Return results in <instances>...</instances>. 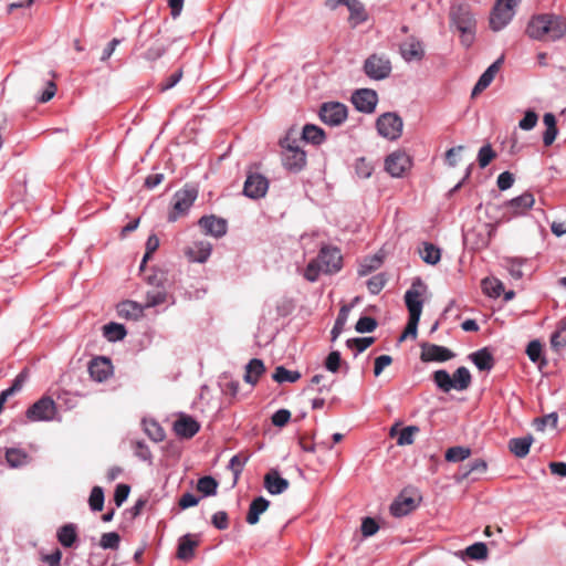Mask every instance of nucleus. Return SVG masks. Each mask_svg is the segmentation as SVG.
Here are the masks:
<instances>
[{
  "label": "nucleus",
  "mask_w": 566,
  "mask_h": 566,
  "mask_svg": "<svg viewBox=\"0 0 566 566\" xmlns=\"http://www.w3.org/2000/svg\"><path fill=\"white\" fill-rule=\"evenodd\" d=\"M376 128L381 137L397 140L402 134L403 122L397 113L388 112L377 118Z\"/></svg>",
  "instance_id": "nucleus-7"
},
{
  "label": "nucleus",
  "mask_w": 566,
  "mask_h": 566,
  "mask_svg": "<svg viewBox=\"0 0 566 566\" xmlns=\"http://www.w3.org/2000/svg\"><path fill=\"white\" fill-rule=\"evenodd\" d=\"M411 166L410 157L405 151H394L385 160V169L392 177H401Z\"/></svg>",
  "instance_id": "nucleus-14"
},
{
  "label": "nucleus",
  "mask_w": 566,
  "mask_h": 566,
  "mask_svg": "<svg viewBox=\"0 0 566 566\" xmlns=\"http://www.w3.org/2000/svg\"><path fill=\"white\" fill-rule=\"evenodd\" d=\"M433 381L443 391L449 392L451 389L459 391L465 390L471 385V374L467 367H459L451 377L444 369L433 373Z\"/></svg>",
  "instance_id": "nucleus-6"
},
{
  "label": "nucleus",
  "mask_w": 566,
  "mask_h": 566,
  "mask_svg": "<svg viewBox=\"0 0 566 566\" xmlns=\"http://www.w3.org/2000/svg\"><path fill=\"white\" fill-rule=\"evenodd\" d=\"M120 536L116 532L104 533L101 537L99 545L104 549H117Z\"/></svg>",
  "instance_id": "nucleus-50"
},
{
  "label": "nucleus",
  "mask_w": 566,
  "mask_h": 566,
  "mask_svg": "<svg viewBox=\"0 0 566 566\" xmlns=\"http://www.w3.org/2000/svg\"><path fill=\"white\" fill-rule=\"evenodd\" d=\"M465 554L470 559L479 560L488 557V547L484 543L479 542L467 547Z\"/></svg>",
  "instance_id": "nucleus-48"
},
{
  "label": "nucleus",
  "mask_w": 566,
  "mask_h": 566,
  "mask_svg": "<svg viewBox=\"0 0 566 566\" xmlns=\"http://www.w3.org/2000/svg\"><path fill=\"white\" fill-rule=\"evenodd\" d=\"M379 526L373 517H365L361 523V534L365 537L373 536L377 533Z\"/></svg>",
  "instance_id": "nucleus-62"
},
{
  "label": "nucleus",
  "mask_w": 566,
  "mask_h": 566,
  "mask_svg": "<svg viewBox=\"0 0 566 566\" xmlns=\"http://www.w3.org/2000/svg\"><path fill=\"white\" fill-rule=\"evenodd\" d=\"M355 168H356V174L360 178H368V177H370L371 174H373V170H374V167H373L371 163H369L365 158L357 159Z\"/></svg>",
  "instance_id": "nucleus-59"
},
{
  "label": "nucleus",
  "mask_w": 566,
  "mask_h": 566,
  "mask_svg": "<svg viewBox=\"0 0 566 566\" xmlns=\"http://www.w3.org/2000/svg\"><path fill=\"white\" fill-rule=\"evenodd\" d=\"M483 292L491 297H499L504 291L503 283L495 277H488L482 281Z\"/></svg>",
  "instance_id": "nucleus-42"
},
{
  "label": "nucleus",
  "mask_w": 566,
  "mask_h": 566,
  "mask_svg": "<svg viewBox=\"0 0 566 566\" xmlns=\"http://www.w3.org/2000/svg\"><path fill=\"white\" fill-rule=\"evenodd\" d=\"M295 132L290 129L285 137L280 140L282 148V164L292 172H298L306 166V153L301 148V140L296 138Z\"/></svg>",
  "instance_id": "nucleus-3"
},
{
  "label": "nucleus",
  "mask_w": 566,
  "mask_h": 566,
  "mask_svg": "<svg viewBox=\"0 0 566 566\" xmlns=\"http://www.w3.org/2000/svg\"><path fill=\"white\" fill-rule=\"evenodd\" d=\"M6 460L12 468H18L25 463L27 454L19 449H8L6 452Z\"/></svg>",
  "instance_id": "nucleus-47"
},
{
  "label": "nucleus",
  "mask_w": 566,
  "mask_h": 566,
  "mask_svg": "<svg viewBox=\"0 0 566 566\" xmlns=\"http://www.w3.org/2000/svg\"><path fill=\"white\" fill-rule=\"evenodd\" d=\"M380 264H381V259L376 255L369 260H365L360 264L358 274L360 276H365V275L369 274L370 272L375 271L376 269H378L380 266Z\"/></svg>",
  "instance_id": "nucleus-56"
},
{
  "label": "nucleus",
  "mask_w": 566,
  "mask_h": 566,
  "mask_svg": "<svg viewBox=\"0 0 566 566\" xmlns=\"http://www.w3.org/2000/svg\"><path fill=\"white\" fill-rule=\"evenodd\" d=\"M117 312L120 317L137 319L143 315V306L135 302L126 301L118 304Z\"/></svg>",
  "instance_id": "nucleus-36"
},
{
  "label": "nucleus",
  "mask_w": 566,
  "mask_h": 566,
  "mask_svg": "<svg viewBox=\"0 0 566 566\" xmlns=\"http://www.w3.org/2000/svg\"><path fill=\"white\" fill-rule=\"evenodd\" d=\"M56 413V405L50 397H42L27 410V418L31 421H50Z\"/></svg>",
  "instance_id": "nucleus-10"
},
{
  "label": "nucleus",
  "mask_w": 566,
  "mask_h": 566,
  "mask_svg": "<svg viewBox=\"0 0 566 566\" xmlns=\"http://www.w3.org/2000/svg\"><path fill=\"white\" fill-rule=\"evenodd\" d=\"M264 486L271 494H281L289 489L290 482L277 470L272 469L264 476Z\"/></svg>",
  "instance_id": "nucleus-25"
},
{
  "label": "nucleus",
  "mask_w": 566,
  "mask_h": 566,
  "mask_svg": "<svg viewBox=\"0 0 566 566\" xmlns=\"http://www.w3.org/2000/svg\"><path fill=\"white\" fill-rule=\"evenodd\" d=\"M167 294L161 290L149 291L146 294L145 307H154L166 301Z\"/></svg>",
  "instance_id": "nucleus-51"
},
{
  "label": "nucleus",
  "mask_w": 566,
  "mask_h": 566,
  "mask_svg": "<svg viewBox=\"0 0 566 566\" xmlns=\"http://www.w3.org/2000/svg\"><path fill=\"white\" fill-rule=\"evenodd\" d=\"M386 282L385 274L379 273L368 280L367 287L371 294H378L385 287Z\"/></svg>",
  "instance_id": "nucleus-54"
},
{
  "label": "nucleus",
  "mask_w": 566,
  "mask_h": 566,
  "mask_svg": "<svg viewBox=\"0 0 566 566\" xmlns=\"http://www.w3.org/2000/svg\"><path fill=\"white\" fill-rule=\"evenodd\" d=\"M212 245L208 241H196L185 250L186 256L192 262L203 263L211 254Z\"/></svg>",
  "instance_id": "nucleus-24"
},
{
  "label": "nucleus",
  "mask_w": 566,
  "mask_h": 566,
  "mask_svg": "<svg viewBox=\"0 0 566 566\" xmlns=\"http://www.w3.org/2000/svg\"><path fill=\"white\" fill-rule=\"evenodd\" d=\"M526 354L533 363H537L542 357V345L538 340H532L526 348Z\"/></svg>",
  "instance_id": "nucleus-61"
},
{
  "label": "nucleus",
  "mask_w": 566,
  "mask_h": 566,
  "mask_svg": "<svg viewBox=\"0 0 566 566\" xmlns=\"http://www.w3.org/2000/svg\"><path fill=\"white\" fill-rule=\"evenodd\" d=\"M104 336L111 340H120L126 336V329L123 325L117 323H108L103 327Z\"/></svg>",
  "instance_id": "nucleus-43"
},
{
  "label": "nucleus",
  "mask_w": 566,
  "mask_h": 566,
  "mask_svg": "<svg viewBox=\"0 0 566 566\" xmlns=\"http://www.w3.org/2000/svg\"><path fill=\"white\" fill-rule=\"evenodd\" d=\"M504 57L501 56L494 63H492L485 72L480 76L475 86L472 90L471 96L474 98L479 94H481L494 80L495 75L499 73Z\"/></svg>",
  "instance_id": "nucleus-21"
},
{
  "label": "nucleus",
  "mask_w": 566,
  "mask_h": 566,
  "mask_svg": "<svg viewBox=\"0 0 566 566\" xmlns=\"http://www.w3.org/2000/svg\"><path fill=\"white\" fill-rule=\"evenodd\" d=\"M472 451L468 447L457 446L447 449L444 458L448 462H462L471 455Z\"/></svg>",
  "instance_id": "nucleus-38"
},
{
  "label": "nucleus",
  "mask_w": 566,
  "mask_h": 566,
  "mask_svg": "<svg viewBox=\"0 0 566 566\" xmlns=\"http://www.w3.org/2000/svg\"><path fill=\"white\" fill-rule=\"evenodd\" d=\"M421 259L431 265L437 264L441 259L440 249L432 243H423V248L420 250Z\"/></svg>",
  "instance_id": "nucleus-40"
},
{
  "label": "nucleus",
  "mask_w": 566,
  "mask_h": 566,
  "mask_svg": "<svg viewBox=\"0 0 566 566\" xmlns=\"http://www.w3.org/2000/svg\"><path fill=\"white\" fill-rule=\"evenodd\" d=\"M198 223L205 234L212 235L214 238H221L227 233V221L213 214L201 217Z\"/></svg>",
  "instance_id": "nucleus-19"
},
{
  "label": "nucleus",
  "mask_w": 566,
  "mask_h": 566,
  "mask_svg": "<svg viewBox=\"0 0 566 566\" xmlns=\"http://www.w3.org/2000/svg\"><path fill=\"white\" fill-rule=\"evenodd\" d=\"M454 357V353L449 348L424 343L421 345V355L420 358L422 361H447Z\"/></svg>",
  "instance_id": "nucleus-18"
},
{
  "label": "nucleus",
  "mask_w": 566,
  "mask_h": 566,
  "mask_svg": "<svg viewBox=\"0 0 566 566\" xmlns=\"http://www.w3.org/2000/svg\"><path fill=\"white\" fill-rule=\"evenodd\" d=\"M130 492V488L127 484H118L115 489L114 493V502L117 506H120L126 499L128 497V494Z\"/></svg>",
  "instance_id": "nucleus-63"
},
{
  "label": "nucleus",
  "mask_w": 566,
  "mask_h": 566,
  "mask_svg": "<svg viewBox=\"0 0 566 566\" xmlns=\"http://www.w3.org/2000/svg\"><path fill=\"white\" fill-rule=\"evenodd\" d=\"M558 422V415L556 412H551L544 417L535 419V424L537 430L543 431L547 424L552 428H556Z\"/></svg>",
  "instance_id": "nucleus-57"
},
{
  "label": "nucleus",
  "mask_w": 566,
  "mask_h": 566,
  "mask_svg": "<svg viewBox=\"0 0 566 566\" xmlns=\"http://www.w3.org/2000/svg\"><path fill=\"white\" fill-rule=\"evenodd\" d=\"M543 122L546 126V130L543 134V143L545 146H551L557 136L556 118L552 113H546Z\"/></svg>",
  "instance_id": "nucleus-37"
},
{
  "label": "nucleus",
  "mask_w": 566,
  "mask_h": 566,
  "mask_svg": "<svg viewBox=\"0 0 566 566\" xmlns=\"http://www.w3.org/2000/svg\"><path fill=\"white\" fill-rule=\"evenodd\" d=\"M319 117L325 124L338 126L347 117V107L337 102L324 103L319 111Z\"/></svg>",
  "instance_id": "nucleus-13"
},
{
  "label": "nucleus",
  "mask_w": 566,
  "mask_h": 566,
  "mask_svg": "<svg viewBox=\"0 0 566 566\" xmlns=\"http://www.w3.org/2000/svg\"><path fill=\"white\" fill-rule=\"evenodd\" d=\"M112 363L106 357H96L88 365L91 377L98 382L106 380L112 375Z\"/></svg>",
  "instance_id": "nucleus-20"
},
{
  "label": "nucleus",
  "mask_w": 566,
  "mask_h": 566,
  "mask_svg": "<svg viewBox=\"0 0 566 566\" xmlns=\"http://www.w3.org/2000/svg\"><path fill=\"white\" fill-rule=\"evenodd\" d=\"M538 120V116L534 111H526L524 117L520 120L518 126L523 130L533 129Z\"/></svg>",
  "instance_id": "nucleus-58"
},
{
  "label": "nucleus",
  "mask_w": 566,
  "mask_h": 566,
  "mask_svg": "<svg viewBox=\"0 0 566 566\" xmlns=\"http://www.w3.org/2000/svg\"><path fill=\"white\" fill-rule=\"evenodd\" d=\"M526 34L538 41H557L566 34V19L547 13L534 15L527 24Z\"/></svg>",
  "instance_id": "nucleus-1"
},
{
  "label": "nucleus",
  "mask_w": 566,
  "mask_h": 566,
  "mask_svg": "<svg viewBox=\"0 0 566 566\" xmlns=\"http://www.w3.org/2000/svg\"><path fill=\"white\" fill-rule=\"evenodd\" d=\"M143 46L145 48L143 57L148 62L157 61L166 52V42L158 35H154L148 39Z\"/></svg>",
  "instance_id": "nucleus-23"
},
{
  "label": "nucleus",
  "mask_w": 566,
  "mask_h": 566,
  "mask_svg": "<svg viewBox=\"0 0 566 566\" xmlns=\"http://www.w3.org/2000/svg\"><path fill=\"white\" fill-rule=\"evenodd\" d=\"M200 537L198 534H186L178 539L176 557L182 562H190L196 556L199 547Z\"/></svg>",
  "instance_id": "nucleus-15"
},
{
  "label": "nucleus",
  "mask_w": 566,
  "mask_h": 566,
  "mask_svg": "<svg viewBox=\"0 0 566 566\" xmlns=\"http://www.w3.org/2000/svg\"><path fill=\"white\" fill-rule=\"evenodd\" d=\"M218 482L212 476H202L197 482V490L206 496L214 495L217 492Z\"/></svg>",
  "instance_id": "nucleus-45"
},
{
  "label": "nucleus",
  "mask_w": 566,
  "mask_h": 566,
  "mask_svg": "<svg viewBox=\"0 0 566 566\" xmlns=\"http://www.w3.org/2000/svg\"><path fill=\"white\" fill-rule=\"evenodd\" d=\"M270 506V501L264 499L263 496H259L254 499L250 506L247 514V522L250 525H254L259 522L260 515L264 513Z\"/></svg>",
  "instance_id": "nucleus-30"
},
{
  "label": "nucleus",
  "mask_w": 566,
  "mask_h": 566,
  "mask_svg": "<svg viewBox=\"0 0 566 566\" xmlns=\"http://www.w3.org/2000/svg\"><path fill=\"white\" fill-rule=\"evenodd\" d=\"M56 537L59 543L66 548L72 547L77 541L76 526L72 523L65 524L57 530Z\"/></svg>",
  "instance_id": "nucleus-32"
},
{
  "label": "nucleus",
  "mask_w": 566,
  "mask_h": 566,
  "mask_svg": "<svg viewBox=\"0 0 566 566\" xmlns=\"http://www.w3.org/2000/svg\"><path fill=\"white\" fill-rule=\"evenodd\" d=\"M272 378L280 384L284 381L295 382L301 378V374L298 371L289 370L284 366H277Z\"/></svg>",
  "instance_id": "nucleus-44"
},
{
  "label": "nucleus",
  "mask_w": 566,
  "mask_h": 566,
  "mask_svg": "<svg viewBox=\"0 0 566 566\" xmlns=\"http://www.w3.org/2000/svg\"><path fill=\"white\" fill-rule=\"evenodd\" d=\"M249 460V454L240 452L233 455L229 462L228 468L232 471L234 475L233 484L238 483L241 472L243 471L244 465Z\"/></svg>",
  "instance_id": "nucleus-39"
},
{
  "label": "nucleus",
  "mask_w": 566,
  "mask_h": 566,
  "mask_svg": "<svg viewBox=\"0 0 566 566\" xmlns=\"http://www.w3.org/2000/svg\"><path fill=\"white\" fill-rule=\"evenodd\" d=\"M291 418V412L287 409H280L272 416V423L275 427H284Z\"/></svg>",
  "instance_id": "nucleus-64"
},
{
  "label": "nucleus",
  "mask_w": 566,
  "mask_h": 566,
  "mask_svg": "<svg viewBox=\"0 0 566 566\" xmlns=\"http://www.w3.org/2000/svg\"><path fill=\"white\" fill-rule=\"evenodd\" d=\"M469 358L479 370H491L495 363L493 355L486 347L472 353Z\"/></svg>",
  "instance_id": "nucleus-31"
},
{
  "label": "nucleus",
  "mask_w": 566,
  "mask_h": 566,
  "mask_svg": "<svg viewBox=\"0 0 566 566\" xmlns=\"http://www.w3.org/2000/svg\"><path fill=\"white\" fill-rule=\"evenodd\" d=\"M376 327L377 321L370 316L360 317L355 325L358 333H371Z\"/></svg>",
  "instance_id": "nucleus-55"
},
{
  "label": "nucleus",
  "mask_w": 566,
  "mask_h": 566,
  "mask_svg": "<svg viewBox=\"0 0 566 566\" xmlns=\"http://www.w3.org/2000/svg\"><path fill=\"white\" fill-rule=\"evenodd\" d=\"M417 507V502L413 497L400 494L390 505V513L394 516H403Z\"/></svg>",
  "instance_id": "nucleus-28"
},
{
  "label": "nucleus",
  "mask_w": 566,
  "mask_h": 566,
  "mask_svg": "<svg viewBox=\"0 0 566 566\" xmlns=\"http://www.w3.org/2000/svg\"><path fill=\"white\" fill-rule=\"evenodd\" d=\"M343 256L338 248L324 245L317 258L312 260L304 272V276L310 282H315L319 273L334 274L342 269Z\"/></svg>",
  "instance_id": "nucleus-2"
},
{
  "label": "nucleus",
  "mask_w": 566,
  "mask_h": 566,
  "mask_svg": "<svg viewBox=\"0 0 566 566\" xmlns=\"http://www.w3.org/2000/svg\"><path fill=\"white\" fill-rule=\"evenodd\" d=\"M535 203V198L533 193L526 191L521 196L511 199L506 202V208L511 210V213L514 216L524 214L527 210H530Z\"/></svg>",
  "instance_id": "nucleus-26"
},
{
  "label": "nucleus",
  "mask_w": 566,
  "mask_h": 566,
  "mask_svg": "<svg viewBox=\"0 0 566 566\" xmlns=\"http://www.w3.org/2000/svg\"><path fill=\"white\" fill-rule=\"evenodd\" d=\"M486 470L488 463L483 459H475L468 465V468L461 469L457 480L463 481L469 479L472 474H483L486 472Z\"/></svg>",
  "instance_id": "nucleus-35"
},
{
  "label": "nucleus",
  "mask_w": 566,
  "mask_h": 566,
  "mask_svg": "<svg viewBox=\"0 0 566 566\" xmlns=\"http://www.w3.org/2000/svg\"><path fill=\"white\" fill-rule=\"evenodd\" d=\"M198 190L195 187L186 186L174 196V207L168 214V221L175 222L185 216L197 199Z\"/></svg>",
  "instance_id": "nucleus-8"
},
{
  "label": "nucleus",
  "mask_w": 566,
  "mask_h": 566,
  "mask_svg": "<svg viewBox=\"0 0 566 566\" xmlns=\"http://www.w3.org/2000/svg\"><path fill=\"white\" fill-rule=\"evenodd\" d=\"M364 71L373 80H384L390 75L391 63L384 55L371 54L364 63Z\"/></svg>",
  "instance_id": "nucleus-9"
},
{
  "label": "nucleus",
  "mask_w": 566,
  "mask_h": 566,
  "mask_svg": "<svg viewBox=\"0 0 566 566\" xmlns=\"http://www.w3.org/2000/svg\"><path fill=\"white\" fill-rule=\"evenodd\" d=\"M350 308L352 306L346 304L340 307L334 327L332 329V340H335L342 334L347 322Z\"/></svg>",
  "instance_id": "nucleus-41"
},
{
  "label": "nucleus",
  "mask_w": 566,
  "mask_h": 566,
  "mask_svg": "<svg viewBox=\"0 0 566 566\" xmlns=\"http://www.w3.org/2000/svg\"><path fill=\"white\" fill-rule=\"evenodd\" d=\"M265 373L264 363L259 358L251 359L245 366L244 381L255 386L259 378Z\"/></svg>",
  "instance_id": "nucleus-29"
},
{
  "label": "nucleus",
  "mask_w": 566,
  "mask_h": 566,
  "mask_svg": "<svg viewBox=\"0 0 566 566\" xmlns=\"http://www.w3.org/2000/svg\"><path fill=\"white\" fill-rule=\"evenodd\" d=\"M325 139L324 130L315 125L307 124L303 127L301 142H308L314 145H319Z\"/></svg>",
  "instance_id": "nucleus-34"
},
{
  "label": "nucleus",
  "mask_w": 566,
  "mask_h": 566,
  "mask_svg": "<svg viewBox=\"0 0 566 566\" xmlns=\"http://www.w3.org/2000/svg\"><path fill=\"white\" fill-rule=\"evenodd\" d=\"M419 432V428L416 426H408L403 428L397 439L398 446H409L413 443L415 436Z\"/></svg>",
  "instance_id": "nucleus-49"
},
{
  "label": "nucleus",
  "mask_w": 566,
  "mask_h": 566,
  "mask_svg": "<svg viewBox=\"0 0 566 566\" xmlns=\"http://www.w3.org/2000/svg\"><path fill=\"white\" fill-rule=\"evenodd\" d=\"M352 102L359 112L373 113L376 108L378 96L374 90L360 88L353 94Z\"/></svg>",
  "instance_id": "nucleus-17"
},
{
  "label": "nucleus",
  "mask_w": 566,
  "mask_h": 566,
  "mask_svg": "<svg viewBox=\"0 0 566 566\" xmlns=\"http://www.w3.org/2000/svg\"><path fill=\"white\" fill-rule=\"evenodd\" d=\"M450 19L457 30L461 33L462 43L470 46L475 33V18L468 6H454L450 10Z\"/></svg>",
  "instance_id": "nucleus-5"
},
{
  "label": "nucleus",
  "mask_w": 566,
  "mask_h": 566,
  "mask_svg": "<svg viewBox=\"0 0 566 566\" xmlns=\"http://www.w3.org/2000/svg\"><path fill=\"white\" fill-rule=\"evenodd\" d=\"M533 443V438L531 436L523 438H513L509 442L510 451L517 458H525L530 448Z\"/></svg>",
  "instance_id": "nucleus-33"
},
{
  "label": "nucleus",
  "mask_w": 566,
  "mask_h": 566,
  "mask_svg": "<svg viewBox=\"0 0 566 566\" xmlns=\"http://www.w3.org/2000/svg\"><path fill=\"white\" fill-rule=\"evenodd\" d=\"M326 7L335 10L339 4H345L349 11L348 21L353 28L365 22L368 18L364 4L358 0H326Z\"/></svg>",
  "instance_id": "nucleus-11"
},
{
  "label": "nucleus",
  "mask_w": 566,
  "mask_h": 566,
  "mask_svg": "<svg viewBox=\"0 0 566 566\" xmlns=\"http://www.w3.org/2000/svg\"><path fill=\"white\" fill-rule=\"evenodd\" d=\"M269 189V180L265 176L259 172L249 171L244 187L243 193L251 199H259L266 195Z\"/></svg>",
  "instance_id": "nucleus-12"
},
{
  "label": "nucleus",
  "mask_w": 566,
  "mask_h": 566,
  "mask_svg": "<svg viewBox=\"0 0 566 566\" xmlns=\"http://www.w3.org/2000/svg\"><path fill=\"white\" fill-rule=\"evenodd\" d=\"M88 504L92 511L99 512L104 506V492L101 486H94L91 491Z\"/></svg>",
  "instance_id": "nucleus-46"
},
{
  "label": "nucleus",
  "mask_w": 566,
  "mask_h": 566,
  "mask_svg": "<svg viewBox=\"0 0 566 566\" xmlns=\"http://www.w3.org/2000/svg\"><path fill=\"white\" fill-rule=\"evenodd\" d=\"M496 157L491 145H485L479 150L478 161L481 168H485Z\"/></svg>",
  "instance_id": "nucleus-53"
},
{
  "label": "nucleus",
  "mask_w": 566,
  "mask_h": 566,
  "mask_svg": "<svg viewBox=\"0 0 566 566\" xmlns=\"http://www.w3.org/2000/svg\"><path fill=\"white\" fill-rule=\"evenodd\" d=\"M422 286L423 284L421 280L418 279L412 283L411 289L408 290L405 294V303L409 312V319L405 327V331L400 335V342H403L408 337L416 338L417 336L418 324L420 321L423 305V302L421 300V293L420 291L417 290V287Z\"/></svg>",
  "instance_id": "nucleus-4"
},
{
  "label": "nucleus",
  "mask_w": 566,
  "mask_h": 566,
  "mask_svg": "<svg viewBox=\"0 0 566 566\" xmlns=\"http://www.w3.org/2000/svg\"><path fill=\"white\" fill-rule=\"evenodd\" d=\"M400 53L406 61H419L424 55L422 43L415 38H409L401 43Z\"/></svg>",
  "instance_id": "nucleus-27"
},
{
  "label": "nucleus",
  "mask_w": 566,
  "mask_h": 566,
  "mask_svg": "<svg viewBox=\"0 0 566 566\" xmlns=\"http://www.w3.org/2000/svg\"><path fill=\"white\" fill-rule=\"evenodd\" d=\"M158 247H159L158 237L155 234L149 235L147 239V242H146V252L143 258L142 264H140V271L144 270L145 264L151 258L153 253L158 249Z\"/></svg>",
  "instance_id": "nucleus-52"
},
{
  "label": "nucleus",
  "mask_w": 566,
  "mask_h": 566,
  "mask_svg": "<svg viewBox=\"0 0 566 566\" xmlns=\"http://www.w3.org/2000/svg\"><path fill=\"white\" fill-rule=\"evenodd\" d=\"M340 354L337 350L331 352L328 356L325 359V367L327 370L332 373H336L339 369L340 366Z\"/></svg>",
  "instance_id": "nucleus-60"
},
{
  "label": "nucleus",
  "mask_w": 566,
  "mask_h": 566,
  "mask_svg": "<svg viewBox=\"0 0 566 566\" xmlns=\"http://www.w3.org/2000/svg\"><path fill=\"white\" fill-rule=\"evenodd\" d=\"M174 430L177 436L190 439L198 433L200 424L192 417L182 415L175 421Z\"/></svg>",
  "instance_id": "nucleus-22"
},
{
  "label": "nucleus",
  "mask_w": 566,
  "mask_h": 566,
  "mask_svg": "<svg viewBox=\"0 0 566 566\" xmlns=\"http://www.w3.org/2000/svg\"><path fill=\"white\" fill-rule=\"evenodd\" d=\"M514 9L510 4L496 1L490 17V27L493 31H500L512 20Z\"/></svg>",
  "instance_id": "nucleus-16"
}]
</instances>
